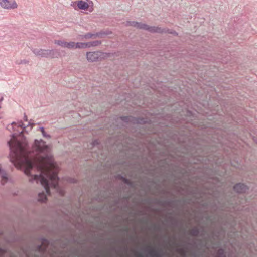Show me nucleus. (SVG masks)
Wrapping results in <instances>:
<instances>
[{
	"label": "nucleus",
	"mask_w": 257,
	"mask_h": 257,
	"mask_svg": "<svg viewBox=\"0 0 257 257\" xmlns=\"http://www.w3.org/2000/svg\"><path fill=\"white\" fill-rule=\"evenodd\" d=\"M179 143H182L184 146L182 153L184 156L181 158V162L184 167L187 168L190 164L203 163L207 159L208 152L206 151V146L200 143L199 140H194L186 144L185 141H181L177 136L173 138Z\"/></svg>",
	"instance_id": "nucleus-1"
},
{
	"label": "nucleus",
	"mask_w": 257,
	"mask_h": 257,
	"mask_svg": "<svg viewBox=\"0 0 257 257\" xmlns=\"http://www.w3.org/2000/svg\"><path fill=\"white\" fill-rule=\"evenodd\" d=\"M21 165L23 168L25 174L28 176H31L29 179V181L33 183L36 181L38 183L40 182V183L44 186L46 192L48 195H50L51 192L50 190V183L49 181L45 177L43 174L41 173L39 175L32 174V170L35 168H38L37 165L32 159L29 158H25L21 161Z\"/></svg>",
	"instance_id": "nucleus-2"
},
{
	"label": "nucleus",
	"mask_w": 257,
	"mask_h": 257,
	"mask_svg": "<svg viewBox=\"0 0 257 257\" xmlns=\"http://www.w3.org/2000/svg\"><path fill=\"white\" fill-rule=\"evenodd\" d=\"M195 116L193 112L189 110L186 111V114L184 117L180 118L179 125L186 130H190V126H195L197 125V122L195 121Z\"/></svg>",
	"instance_id": "nucleus-3"
},
{
	"label": "nucleus",
	"mask_w": 257,
	"mask_h": 257,
	"mask_svg": "<svg viewBox=\"0 0 257 257\" xmlns=\"http://www.w3.org/2000/svg\"><path fill=\"white\" fill-rule=\"evenodd\" d=\"M110 56V53L101 51L87 52L86 59L89 62L101 61Z\"/></svg>",
	"instance_id": "nucleus-4"
},
{
	"label": "nucleus",
	"mask_w": 257,
	"mask_h": 257,
	"mask_svg": "<svg viewBox=\"0 0 257 257\" xmlns=\"http://www.w3.org/2000/svg\"><path fill=\"white\" fill-rule=\"evenodd\" d=\"M40 239L42 244L36 246L35 252L37 254L35 255V257H45L47 252L48 246L50 244L53 245V244L46 238L41 237Z\"/></svg>",
	"instance_id": "nucleus-5"
},
{
	"label": "nucleus",
	"mask_w": 257,
	"mask_h": 257,
	"mask_svg": "<svg viewBox=\"0 0 257 257\" xmlns=\"http://www.w3.org/2000/svg\"><path fill=\"white\" fill-rule=\"evenodd\" d=\"M120 119L124 122H129L134 124H144L150 123L151 120L147 118L142 117H134L132 116H122Z\"/></svg>",
	"instance_id": "nucleus-6"
},
{
	"label": "nucleus",
	"mask_w": 257,
	"mask_h": 257,
	"mask_svg": "<svg viewBox=\"0 0 257 257\" xmlns=\"http://www.w3.org/2000/svg\"><path fill=\"white\" fill-rule=\"evenodd\" d=\"M43 140L40 141L35 139L34 141V148L36 152L39 154H43L47 156L49 152V147L46 145Z\"/></svg>",
	"instance_id": "nucleus-7"
},
{
	"label": "nucleus",
	"mask_w": 257,
	"mask_h": 257,
	"mask_svg": "<svg viewBox=\"0 0 257 257\" xmlns=\"http://www.w3.org/2000/svg\"><path fill=\"white\" fill-rule=\"evenodd\" d=\"M146 257H164V253L162 251L156 250L149 248L142 249Z\"/></svg>",
	"instance_id": "nucleus-8"
},
{
	"label": "nucleus",
	"mask_w": 257,
	"mask_h": 257,
	"mask_svg": "<svg viewBox=\"0 0 257 257\" xmlns=\"http://www.w3.org/2000/svg\"><path fill=\"white\" fill-rule=\"evenodd\" d=\"M0 5L6 9H14L17 7L15 0H0Z\"/></svg>",
	"instance_id": "nucleus-9"
},
{
	"label": "nucleus",
	"mask_w": 257,
	"mask_h": 257,
	"mask_svg": "<svg viewBox=\"0 0 257 257\" xmlns=\"http://www.w3.org/2000/svg\"><path fill=\"white\" fill-rule=\"evenodd\" d=\"M233 190L239 194L245 193L248 189V187L243 183H236L233 186Z\"/></svg>",
	"instance_id": "nucleus-10"
},
{
	"label": "nucleus",
	"mask_w": 257,
	"mask_h": 257,
	"mask_svg": "<svg viewBox=\"0 0 257 257\" xmlns=\"http://www.w3.org/2000/svg\"><path fill=\"white\" fill-rule=\"evenodd\" d=\"M177 202V200L168 199L164 201H161L158 199H155L154 203L161 206H168L173 207Z\"/></svg>",
	"instance_id": "nucleus-11"
},
{
	"label": "nucleus",
	"mask_w": 257,
	"mask_h": 257,
	"mask_svg": "<svg viewBox=\"0 0 257 257\" xmlns=\"http://www.w3.org/2000/svg\"><path fill=\"white\" fill-rule=\"evenodd\" d=\"M47 58H56L60 56V51L59 49H47Z\"/></svg>",
	"instance_id": "nucleus-12"
},
{
	"label": "nucleus",
	"mask_w": 257,
	"mask_h": 257,
	"mask_svg": "<svg viewBox=\"0 0 257 257\" xmlns=\"http://www.w3.org/2000/svg\"><path fill=\"white\" fill-rule=\"evenodd\" d=\"M31 50L33 52V53L37 56L47 58V49L32 48Z\"/></svg>",
	"instance_id": "nucleus-13"
},
{
	"label": "nucleus",
	"mask_w": 257,
	"mask_h": 257,
	"mask_svg": "<svg viewBox=\"0 0 257 257\" xmlns=\"http://www.w3.org/2000/svg\"><path fill=\"white\" fill-rule=\"evenodd\" d=\"M77 6L80 10H86L90 7V4L85 1L80 0L77 2Z\"/></svg>",
	"instance_id": "nucleus-14"
},
{
	"label": "nucleus",
	"mask_w": 257,
	"mask_h": 257,
	"mask_svg": "<svg viewBox=\"0 0 257 257\" xmlns=\"http://www.w3.org/2000/svg\"><path fill=\"white\" fill-rule=\"evenodd\" d=\"M0 177L1 178V184L4 185L8 180V175L5 171L0 168Z\"/></svg>",
	"instance_id": "nucleus-15"
},
{
	"label": "nucleus",
	"mask_w": 257,
	"mask_h": 257,
	"mask_svg": "<svg viewBox=\"0 0 257 257\" xmlns=\"http://www.w3.org/2000/svg\"><path fill=\"white\" fill-rule=\"evenodd\" d=\"M216 257H227L225 250L223 248H219L216 251Z\"/></svg>",
	"instance_id": "nucleus-16"
},
{
	"label": "nucleus",
	"mask_w": 257,
	"mask_h": 257,
	"mask_svg": "<svg viewBox=\"0 0 257 257\" xmlns=\"http://www.w3.org/2000/svg\"><path fill=\"white\" fill-rule=\"evenodd\" d=\"M200 229L198 227H194L189 232L191 236L197 237L200 234Z\"/></svg>",
	"instance_id": "nucleus-17"
},
{
	"label": "nucleus",
	"mask_w": 257,
	"mask_h": 257,
	"mask_svg": "<svg viewBox=\"0 0 257 257\" xmlns=\"http://www.w3.org/2000/svg\"><path fill=\"white\" fill-rule=\"evenodd\" d=\"M47 200V196L44 192H40L38 193V201L42 203L45 202Z\"/></svg>",
	"instance_id": "nucleus-18"
},
{
	"label": "nucleus",
	"mask_w": 257,
	"mask_h": 257,
	"mask_svg": "<svg viewBox=\"0 0 257 257\" xmlns=\"http://www.w3.org/2000/svg\"><path fill=\"white\" fill-rule=\"evenodd\" d=\"M111 34V32L109 31H100V32L95 33V35L97 36V37L102 38L103 36L108 35Z\"/></svg>",
	"instance_id": "nucleus-19"
},
{
	"label": "nucleus",
	"mask_w": 257,
	"mask_h": 257,
	"mask_svg": "<svg viewBox=\"0 0 257 257\" xmlns=\"http://www.w3.org/2000/svg\"><path fill=\"white\" fill-rule=\"evenodd\" d=\"M87 47L97 46L101 44V41L99 40H95L91 42H86Z\"/></svg>",
	"instance_id": "nucleus-20"
},
{
	"label": "nucleus",
	"mask_w": 257,
	"mask_h": 257,
	"mask_svg": "<svg viewBox=\"0 0 257 257\" xmlns=\"http://www.w3.org/2000/svg\"><path fill=\"white\" fill-rule=\"evenodd\" d=\"M122 181L124 184L127 185L131 188H134L135 187V183L131 181L128 179L125 178V177L124 179H123Z\"/></svg>",
	"instance_id": "nucleus-21"
},
{
	"label": "nucleus",
	"mask_w": 257,
	"mask_h": 257,
	"mask_svg": "<svg viewBox=\"0 0 257 257\" xmlns=\"http://www.w3.org/2000/svg\"><path fill=\"white\" fill-rule=\"evenodd\" d=\"M87 48V44L84 42H75V49Z\"/></svg>",
	"instance_id": "nucleus-22"
},
{
	"label": "nucleus",
	"mask_w": 257,
	"mask_h": 257,
	"mask_svg": "<svg viewBox=\"0 0 257 257\" xmlns=\"http://www.w3.org/2000/svg\"><path fill=\"white\" fill-rule=\"evenodd\" d=\"M18 157V154L17 152L14 153V156L13 157H11L10 158L11 162L15 165L16 166V164L17 163Z\"/></svg>",
	"instance_id": "nucleus-23"
},
{
	"label": "nucleus",
	"mask_w": 257,
	"mask_h": 257,
	"mask_svg": "<svg viewBox=\"0 0 257 257\" xmlns=\"http://www.w3.org/2000/svg\"><path fill=\"white\" fill-rule=\"evenodd\" d=\"M147 27V24L137 22L136 28L139 29L146 30Z\"/></svg>",
	"instance_id": "nucleus-24"
},
{
	"label": "nucleus",
	"mask_w": 257,
	"mask_h": 257,
	"mask_svg": "<svg viewBox=\"0 0 257 257\" xmlns=\"http://www.w3.org/2000/svg\"><path fill=\"white\" fill-rule=\"evenodd\" d=\"M54 43L62 47L66 48V42L64 40H55Z\"/></svg>",
	"instance_id": "nucleus-25"
},
{
	"label": "nucleus",
	"mask_w": 257,
	"mask_h": 257,
	"mask_svg": "<svg viewBox=\"0 0 257 257\" xmlns=\"http://www.w3.org/2000/svg\"><path fill=\"white\" fill-rule=\"evenodd\" d=\"M83 37L86 39H88L92 38H96L97 37V36L95 35V33H87L83 36Z\"/></svg>",
	"instance_id": "nucleus-26"
},
{
	"label": "nucleus",
	"mask_w": 257,
	"mask_h": 257,
	"mask_svg": "<svg viewBox=\"0 0 257 257\" xmlns=\"http://www.w3.org/2000/svg\"><path fill=\"white\" fill-rule=\"evenodd\" d=\"M167 28H161L158 26L156 27V33L159 34L166 33Z\"/></svg>",
	"instance_id": "nucleus-27"
},
{
	"label": "nucleus",
	"mask_w": 257,
	"mask_h": 257,
	"mask_svg": "<svg viewBox=\"0 0 257 257\" xmlns=\"http://www.w3.org/2000/svg\"><path fill=\"white\" fill-rule=\"evenodd\" d=\"M38 130H40L42 134V135L44 137L46 138H50L51 136L48 134L45 131V129L44 127H40Z\"/></svg>",
	"instance_id": "nucleus-28"
},
{
	"label": "nucleus",
	"mask_w": 257,
	"mask_h": 257,
	"mask_svg": "<svg viewBox=\"0 0 257 257\" xmlns=\"http://www.w3.org/2000/svg\"><path fill=\"white\" fill-rule=\"evenodd\" d=\"M66 180L67 182L73 184H77L78 182L77 179L69 177H67Z\"/></svg>",
	"instance_id": "nucleus-29"
},
{
	"label": "nucleus",
	"mask_w": 257,
	"mask_h": 257,
	"mask_svg": "<svg viewBox=\"0 0 257 257\" xmlns=\"http://www.w3.org/2000/svg\"><path fill=\"white\" fill-rule=\"evenodd\" d=\"M156 27L157 26H150L147 25V27L146 28V30L151 33H156Z\"/></svg>",
	"instance_id": "nucleus-30"
},
{
	"label": "nucleus",
	"mask_w": 257,
	"mask_h": 257,
	"mask_svg": "<svg viewBox=\"0 0 257 257\" xmlns=\"http://www.w3.org/2000/svg\"><path fill=\"white\" fill-rule=\"evenodd\" d=\"M66 48L69 49H75V42H66Z\"/></svg>",
	"instance_id": "nucleus-31"
},
{
	"label": "nucleus",
	"mask_w": 257,
	"mask_h": 257,
	"mask_svg": "<svg viewBox=\"0 0 257 257\" xmlns=\"http://www.w3.org/2000/svg\"><path fill=\"white\" fill-rule=\"evenodd\" d=\"M176 169L174 170L175 172H178L179 173L182 174V175L184 174V172L186 171L185 168H180L178 166H176Z\"/></svg>",
	"instance_id": "nucleus-32"
},
{
	"label": "nucleus",
	"mask_w": 257,
	"mask_h": 257,
	"mask_svg": "<svg viewBox=\"0 0 257 257\" xmlns=\"http://www.w3.org/2000/svg\"><path fill=\"white\" fill-rule=\"evenodd\" d=\"M166 33L171 34L173 35L174 36H178V33L174 30L170 29L167 28L166 29Z\"/></svg>",
	"instance_id": "nucleus-33"
},
{
	"label": "nucleus",
	"mask_w": 257,
	"mask_h": 257,
	"mask_svg": "<svg viewBox=\"0 0 257 257\" xmlns=\"http://www.w3.org/2000/svg\"><path fill=\"white\" fill-rule=\"evenodd\" d=\"M91 145L93 147H97V148H99V147L100 146V142H99V140H97V139L94 140L92 142Z\"/></svg>",
	"instance_id": "nucleus-34"
},
{
	"label": "nucleus",
	"mask_w": 257,
	"mask_h": 257,
	"mask_svg": "<svg viewBox=\"0 0 257 257\" xmlns=\"http://www.w3.org/2000/svg\"><path fill=\"white\" fill-rule=\"evenodd\" d=\"M137 23V22H136V21H127L126 22V25L133 26V27L136 28Z\"/></svg>",
	"instance_id": "nucleus-35"
},
{
	"label": "nucleus",
	"mask_w": 257,
	"mask_h": 257,
	"mask_svg": "<svg viewBox=\"0 0 257 257\" xmlns=\"http://www.w3.org/2000/svg\"><path fill=\"white\" fill-rule=\"evenodd\" d=\"M188 245L191 247L196 248L198 246V244L197 243V242L193 241L192 242L188 243Z\"/></svg>",
	"instance_id": "nucleus-36"
},
{
	"label": "nucleus",
	"mask_w": 257,
	"mask_h": 257,
	"mask_svg": "<svg viewBox=\"0 0 257 257\" xmlns=\"http://www.w3.org/2000/svg\"><path fill=\"white\" fill-rule=\"evenodd\" d=\"M19 127H22L23 128V130H25L26 127H27V126H26L23 122L22 120L19 121L18 122V125Z\"/></svg>",
	"instance_id": "nucleus-37"
},
{
	"label": "nucleus",
	"mask_w": 257,
	"mask_h": 257,
	"mask_svg": "<svg viewBox=\"0 0 257 257\" xmlns=\"http://www.w3.org/2000/svg\"><path fill=\"white\" fill-rule=\"evenodd\" d=\"M189 194L193 196H195L197 194V189H193L189 190Z\"/></svg>",
	"instance_id": "nucleus-38"
},
{
	"label": "nucleus",
	"mask_w": 257,
	"mask_h": 257,
	"mask_svg": "<svg viewBox=\"0 0 257 257\" xmlns=\"http://www.w3.org/2000/svg\"><path fill=\"white\" fill-rule=\"evenodd\" d=\"M170 219L171 220V224L173 226H177L178 222L177 221L175 220L173 218L170 217Z\"/></svg>",
	"instance_id": "nucleus-39"
},
{
	"label": "nucleus",
	"mask_w": 257,
	"mask_h": 257,
	"mask_svg": "<svg viewBox=\"0 0 257 257\" xmlns=\"http://www.w3.org/2000/svg\"><path fill=\"white\" fill-rule=\"evenodd\" d=\"M166 159H162V160H160L159 162L162 164V165H161V166L162 167H165V165L167 164V162H166Z\"/></svg>",
	"instance_id": "nucleus-40"
},
{
	"label": "nucleus",
	"mask_w": 257,
	"mask_h": 257,
	"mask_svg": "<svg viewBox=\"0 0 257 257\" xmlns=\"http://www.w3.org/2000/svg\"><path fill=\"white\" fill-rule=\"evenodd\" d=\"M116 179H118V180H121L122 181L123 179H124V176H123L121 174H117L116 177H115Z\"/></svg>",
	"instance_id": "nucleus-41"
},
{
	"label": "nucleus",
	"mask_w": 257,
	"mask_h": 257,
	"mask_svg": "<svg viewBox=\"0 0 257 257\" xmlns=\"http://www.w3.org/2000/svg\"><path fill=\"white\" fill-rule=\"evenodd\" d=\"M89 4H90V7H89V11L90 12H92L94 10L93 9V4L92 1H90L89 2Z\"/></svg>",
	"instance_id": "nucleus-42"
},
{
	"label": "nucleus",
	"mask_w": 257,
	"mask_h": 257,
	"mask_svg": "<svg viewBox=\"0 0 257 257\" xmlns=\"http://www.w3.org/2000/svg\"><path fill=\"white\" fill-rule=\"evenodd\" d=\"M35 123L32 122V120H30L28 123V124L27 125V127L30 126H31L30 130L35 125Z\"/></svg>",
	"instance_id": "nucleus-43"
},
{
	"label": "nucleus",
	"mask_w": 257,
	"mask_h": 257,
	"mask_svg": "<svg viewBox=\"0 0 257 257\" xmlns=\"http://www.w3.org/2000/svg\"><path fill=\"white\" fill-rule=\"evenodd\" d=\"M191 257H198L197 253L196 251L191 252Z\"/></svg>",
	"instance_id": "nucleus-44"
},
{
	"label": "nucleus",
	"mask_w": 257,
	"mask_h": 257,
	"mask_svg": "<svg viewBox=\"0 0 257 257\" xmlns=\"http://www.w3.org/2000/svg\"><path fill=\"white\" fill-rule=\"evenodd\" d=\"M3 100H4L3 96H1V97H0V109L2 107V102L3 101Z\"/></svg>",
	"instance_id": "nucleus-45"
},
{
	"label": "nucleus",
	"mask_w": 257,
	"mask_h": 257,
	"mask_svg": "<svg viewBox=\"0 0 257 257\" xmlns=\"http://www.w3.org/2000/svg\"><path fill=\"white\" fill-rule=\"evenodd\" d=\"M123 199L124 200H125V201H128L129 200V199H130V197H128V196H125V197H124L123 198Z\"/></svg>",
	"instance_id": "nucleus-46"
},
{
	"label": "nucleus",
	"mask_w": 257,
	"mask_h": 257,
	"mask_svg": "<svg viewBox=\"0 0 257 257\" xmlns=\"http://www.w3.org/2000/svg\"><path fill=\"white\" fill-rule=\"evenodd\" d=\"M24 120L25 121H28V117H27V116L26 114H24Z\"/></svg>",
	"instance_id": "nucleus-47"
},
{
	"label": "nucleus",
	"mask_w": 257,
	"mask_h": 257,
	"mask_svg": "<svg viewBox=\"0 0 257 257\" xmlns=\"http://www.w3.org/2000/svg\"><path fill=\"white\" fill-rule=\"evenodd\" d=\"M27 61L25 60H21L20 63H27Z\"/></svg>",
	"instance_id": "nucleus-48"
},
{
	"label": "nucleus",
	"mask_w": 257,
	"mask_h": 257,
	"mask_svg": "<svg viewBox=\"0 0 257 257\" xmlns=\"http://www.w3.org/2000/svg\"><path fill=\"white\" fill-rule=\"evenodd\" d=\"M97 200H99V201H101L103 200V199L100 198V197H98Z\"/></svg>",
	"instance_id": "nucleus-49"
},
{
	"label": "nucleus",
	"mask_w": 257,
	"mask_h": 257,
	"mask_svg": "<svg viewBox=\"0 0 257 257\" xmlns=\"http://www.w3.org/2000/svg\"><path fill=\"white\" fill-rule=\"evenodd\" d=\"M119 203V199L115 200V203L116 204H118Z\"/></svg>",
	"instance_id": "nucleus-50"
},
{
	"label": "nucleus",
	"mask_w": 257,
	"mask_h": 257,
	"mask_svg": "<svg viewBox=\"0 0 257 257\" xmlns=\"http://www.w3.org/2000/svg\"><path fill=\"white\" fill-rule=\"evenodd\" d=\"M207 205H208V204H207V203H204V204H203V206L204 207H207Z\"/></svg>",
	"instance_id": "nucleus-51"
},
{
	"label": "nucleus",
	"mask_w": 257,
	"mask_h": 257,
	"mask_svg": "<svg viewBox=\"0 0 257 257\" xmlns=\"http://www.w3.org/2000/svg\"><path fill=\"white\" fill-rule=\"evenodd\" d=\"M73 242L74 243H76V242H77V240H76V239H73Z\"/></svg>",
	"instance_id": "nucleus-52"
},
{
	"label": "nucleus",
	"mask_w": 257,
	"mask_h": 257,
	"mask_svg": "<svg viewBox=\"0 0 257 257\" xmlns=\"http://www.w3.org/2000/svg\"><path fill=\"white\" fill-rule=\"evenodd\" d=\"M254 141L255 142V143L257 144V138L255 139H254Z\"/></svg>",
	"instance_id": "nucleus-53"
},
{
	"label": "nucleus",
	"mask_w": 257,
	"mask_h": 257,
	"mask_svg": "<svg viewBox=\"0 0 257 257\" xmlns=\"http://www.w3.org/2000/svg\"><path fill=\"white\" fill-rule=\"evenodd\" d=\"M213 207L217 208V206L216 204H213Z\"/></svg>",
	"instance_id": "nucleus-54"
},
{
	"label": "nucleus",
	"mask_w": 257,
	"mask_h": 257,
	"mask_svg": "<svg viewBox=\"0 0 257 257\" xmlns=\"http://www.w3.org/2000/svg\"><path fill=\"white\" fill-rule=\"evenodd\" d=\"M12 125L16 124V123L15 122H13L12 123Z\"/></svg>",
	"instance_id": "nucleus-55"
},
{
	"label": "nucleus",
	"mask_w": 257,
	"mask_h": 257,
	"mask_svg": "<svg viewBox=\"0 0 257 257\" xmlns=\"http://www.w3.org/2000/svg\"><path fill=\"white\" fill-rule=\"evenodd\" d=\"M150 174H151L152 176H154V173H150Z\"/></svg>",
	"instance_id": "nucleus-56"
},
{
	"label": "nucleus",
	"mask_w": 257,
	"mask_h": 257,
	"mask_svg": "<svg viewBox=\"0 0 257 257\" xmlns=\"http://www.w3.org/2000/svg\"><path fill=\"white\" fill-rule=\"evenodd\" d=\"M166 193H167V194H170V192L168 191V192H166Z\"/></svg>",
	"instance_id": "nucleus-57"
},
{
	"label": "nucleus",
	"mask_w": 257,
	"mask_h": 257,
	"mask_svg": "<svg viewBox=\"0 0 257 257\" xmlns=\"http://www.w3.org/2000/svg\"><path fill=\"white\" fill-rule=\"evenodd\" d=\"M113 249L114 250L116 251L115 248H114H114H113Z\"/></svg>",
	"instance_id": "nucleus-58"
},
{
	"label": "nucleus",
	"mask_w": 257,
	"mask_h": 257,
	"mask_svg": "<svg viewBox=\"0 0 257 257\" xmlns=\"http://www.w3.org/2000/svg\"><path fill=\"white\" fill-rule=\"evenodd\" d=\"M124 231H126V232L128 231V230L127 229H125Z\"/></svg>",
	"instance_id": "nucleus-59"
},
{
	"label": "nucleus",
	"mask_w": 257,
	"mask_h": 257,
	"mask_svg": "<svg viewBox=\"0 0 257 257\" xmlns=\"http://www.w3.org/2000/svg\"><path fill=\"white\" fill-rule=\"evenodd\" d=\"M96 257H100L99 255H96Z\"/></svg>",
	"instance_id": "nucleus-60"
},
{
	"label": "nucleus",
	"mask_w": 257,
	"mask_h": 257,
	"mask_svg": "<svg viewBox=\"0 0 257 257\" xmlns=\"http://www.w3.org/2000/svg\"><path fill=\"white\" fill-rule=\"evenodd\" d=\"M0 257H2V255H0Z\"/></svg>",
	"instance_id": "nucleus-61"
}]
</instances>
